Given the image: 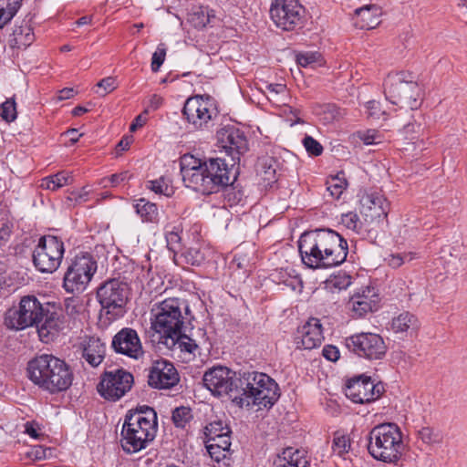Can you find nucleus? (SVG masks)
Segmentation results:
<instances>
[{
	"instance_id": "58836bf2",
	"label": "nucleus",
	"mask_w": 467,
	"mask_h": 467,
	"mask_svg": "<svg viewBox=\"0 0 467 467\" xmlns=\"http://www.w3.org/2000/svg\"><path fill=\"white\" fill-rule=\"evenodd\" d=\"M183 261L184 263L191 265H199L203 261L202 254L196 248H182L176 257V260Z\"/></svg>"
},
{
	"instance_id": "603ef678",
	"label": "nucleus",
	"mask_w": 467,
	"mask_h": 467,
	"mask_svg": "<svg viewBox=\"0 0 467 467\" xmlns=\"http://www.w3.org/2000/svg\"><path fill=\"white\" fill-rule=\"evenodd\" d=\"M166 56L164 44H160L151 57V70L157 72L163 64Z\"/></svg>"
},
{
	"instance_id": "052dcab7",
	"label": "nucleus",
	"mask_w": 467,
	"mask_h": 467,
	"mask_svg": "<svg viewBox=\"0 0 467 467\" xmlns=\"http://www.w3.org/2000/svg\"><path fill=\"white\" fill-rule=\"evenodd\" d=\"M322 354L325 358L329 361H337L339 358V350L337 347L332 345H327L322 350Z\"/></svg>"
},
{
	"instance_id": "4be33fe9",
	"label": "nucleus",
	"mask_w": 467,
	"mask_h": 467,
	"mask_svg": "<svg viewBox=\"0 0 467 467\" xmlns=\"http://www.w3.org/2000/svg\"><path fill=\"white\" fill-rule=\"evenodd\" d=\"M379 303V295L375 288L367 287L350 297L348 307L352 311V317H363L367 314L378 310Z\"/></svg>"
},
{
	"instance_id": "4c0bfd02",
	"label": "nucleus",
	"mask_w": 467,
	"mask_h": 467,
	"mask_svg": "<svg viewBox=\"0 0 467 467\" xmlns=\"http://www.w3.org/2000/svg\"><path fill=\"white\" fill-rule=\"evenodd\" d=\"M147 188L159 195L171 197L174 194V189L170 184L169 181L164 177H160L156 180H151L147 182Z\"/></svg>"
},
{
	"instance_id": "6ab92c4d",
	"label": "nucleus",
	"mask_w": 467,
	"mask_h": 467,
	"mask_svg": "<svg viewBox=\"0 0 467 467\" xmlns=\"http://www.w3.org/2000/svg\"><path fill=\"white\" fill-rule=\"evenodd\" d=\"M111 347L115 352L139 359L143 348L137 331L130 327L120 329L112 338Z\"/></svg>"
},
{
	"instance_id": "5fc2aeb1",
	"label": "nucleus",
	"mask_w": 467,
	"mask_h": 467,
	"mask_svg": "<svg viewBox=\"0 0 467 467\" xmlns=\"http://www.w3.org/2000/svg\"><path fill=\"white\" fill-rule=\"evenodd\" d=\"M47 451L51 452V448H45L42 445H36L31 447L26 455L33 461H40L47 457Z\"/></svg>"
},
{
	"instance_id": "aec40b11",
	"label": "nucleus",
	"mask_w": 467,
	"mask_h": 467,
	"mask_svg": "<svg viewBox=\"0 0 467 467\" xmlns=\"http://www.w3.org/2000/svg\"><path fill=\"white\" fill-rule=\"evenodd\" d=\"M234 372L223 366L213 367L204 373L203 385L213 396L227 398Z\"/></svg>"
},
{
	"instance_id": "6e6552de",
	"label": "nucleus",
	"mask_w": 467,
	"mask_h": 467,
	"mask_svg": "<svg viewBox=\"0 0 467 467\" xmlns=\"http://www.w3.org/2000/svg\"><path fill=\"white\" fill-rule=\"evenodd\" d=\"M386 99L400 108L417 109L423 99L422 88L410 73L399 72L388 75L384 81Z\"/></svg>"
},
{
	"instance_id": "72a5a7b5",
	"label": "nucleus",
	"mask_w": 467,
	"mask_h": 467,
	"mask_svg": "<svg viewBox=\"0 0 467 467\" xmlns=\"http://www.w3.org/2000/svg\"><path fill=\"white\" fill-rule=\"evenodd\" d=\"M271 277L274 282L284 284L294 290L302 284L299 275L291 267L275 269L271 274Z\"/></svg>"
},
{
	"instance_id": "f3484780",
	"label": "nucleus",
	"mask_w": 467,
	"mask_h": 467,
	"mask_svg": "<svg viewBox=\"0 0 467 467\" xmlns=\"http://www.w3.org/2000/svg\"><path fill=\"white\" fill-rule=\"evenodd\" d=\"M179 380V374L171 362L163 358L152 362L148 376V383L150 387L159 389H171Z\"/></svg>"
},
{
	"instance_id": "7ed1b4c3",
	"label": "nucleus",
	"mask_w": 467,
	"mask_h": 467,
	"mask_svg": "<svg viewBox=\"0 0 467 467\" xmlns=\"http://www.w3.org/2000/svg\"><path fill=\"white\" fill-rule=\"evenodd\" d=\"M278 398V385L268 375L254 370L234 372L227 399L239 408L272 407Z\"/></svg>"
},
{
	"instance_id": "de8ad7c7",
	"label": "nucleus",
	"mask_w": 467,
	"mask_h": 467,
	"mask_svg": "<svg viewBox=\"0 0 467 467\" xmlns=\"http://www.w3.org/2000/svg\"><path fill=\"white\" fill-rule=\"evenodd\" d=\"M16 104L14 99H7L0 105V117L6 122L14 121L16 119Z\"/></svg>"
},
{
	"instance_id": "423d86ee",
	"label": "nucleus",
	"mask_w": 467,
	"mask_h": 467,
	"mask_svg": "<svg viewBox=\"0 0 467 467\" xmlns=\"http://www.w3.org/2000/svg\"><path fill=\"white\" fill-rule=\"evenodd\" d=\"M151 327L162 339L181 332L185 322L193 319L189 304L178 297L166 298L156 303L151 309Z\"/></svg>"
},
{
	"instance_id": "ddd939ff",
	"label": "nucleus",
	"mask_w": 467,
	"mask_h": 467,
	"mask_svg": "<svg viewBox=\"0 0 467 467\" xmlns=\"http://www.w3.org/2000/svg\"><path fill=\"white\" fill-rule=\"evenodd\" d=\"M305 8L297 0H275L270 7V16L275 25L285 31L302 26Z\"/></svg>"
},
{
	"instance_id": "37998d69",
	"label": "nucleus",
	"mask_w": 467,
	"mask_h": 467,
	"mask_svg": "<svg viewBox=\"0 0 467 467\" xmlns=\"http://www.w3.org/2000/svg\"><path fill=\"white\" fill-rule=\"evenodd\" d=\"M211 17L214 16L210 14L207 7H200L191 14L190 21L195 27L202 28L211 22Z\"/></svg>"
},
{
	"instance_id": "f257e3e1",
	"label": "nucleus",
	"mask_w": 467,
	"mask_h": 467,
	"mask_svg": "<svg viewBox=\"0 0 467 467\" xmlns=\"http://www.w3.org/2000/svg\"><path fill=\"white\" fill-rule=\"evenodd\" d=\"M181 173L184 185L202 194H212L223 187L231 205L239 203L244 196L243 190L233 186L231 171L221 158L202 161L193 156H184L181 161Z\"/></svg>"
},
{
	"instance_id": "e433bc0d",
	"label": "nucleus",
	"mask_w": 467,
	"mask_h": 467,
	"mask_svg": "<svg viewBox=\"0 0 467 467\" xmlns=\"http://www.w3.org/2000/svg\"><path fill=\"white\" fill-rule=\"evenodd\" d=\"M72 177L66 171H59L54 175L47 176L41 181V187L51 191H56L64 185L71 183Z\"/></svg>"
},
{
	"instance_id": "f8f14e48",
	"label": "nucleus",
	"mask_w": 467,
	"mask_h": 467,
	"mask_svg": "<svg viewBox=\"0 0 467 467\" xmlns=\"http://www.w3.org/2000/svg\"><path fill=\"white\" fill-rule=\"evenodd\" d=\"M133 381L132 374L123 368L104 371L97 389L105 400L117 401L130 390Z\"/></svg>"
},
{
	"instance_id": "4d7b16f0",
	"label": "nucleus",
	"mask_w": 467,
	"mask_h": 467,
	"mask_svg": "<svg viewBox=\"0 0 467 467\" xmlns=\"http://www.w3.org/2000/svg\"><path fill=\"white\" fill-rule=\"evenodd\" d=\"M206 443L215 444V449H225L230 451V434H221L218 437H215L214 440L206 441Z\"/></svg>"
},
{
	"instance_id": "f03ea898",
	"label": "nucleus",
	"mask_w": 467,
	"mask_h": 467,
	"mask_svg": "<svg viewBox=\"0 0 467 467\" xmlns=\"http://www.w3.org/2000/svg\"><path fill=\"white\" fill-rule=\"evenodd\" d=\"M302 263L311 269H327L343 264L348 254L345 238L334 230L324 228L305 232L298 240Z\"/></svg>"
},
{
	"instance_id": "6e6d98bb",
	"label": "nucleus",
	"mask_w": 467,
	"mask_h": 467,
	"mask_svg": "<svg viewBox=\"0 0 467 467\" xmlns=\"http://www.w3.org/2000/svg\"><path fill=\"white\" fill-rule=\"evenodd\" d=\"M130 176L128 171L115 173L109 178L102 179L99 184H101L103 187H107L109 183L111 186L115 187L118 186L120 182L128 180Z\"/></svg>"
},
{
	"instance_id": "473e14b6",
	"label": "nucleus",
	"mask_w": 467,
	"mask_h": 467,
	"mask_svg": "<svg viewBox=\"0 0 467 467\" xmlns=\"http://www.w3.org/2000/svg\"><path fill=\"white\" fill-rule=\"evenodd\" d=\"M165 239L167 248L174 254V260L179 253L182 251L183 245L182 243V226L178 224H168L165 226Z\"/></svg>"
},
{
	"instance_id": "dca6fc26",
	"label": "nucleus",
	"mask_w": 467,
	"mask_h": 467,
	"mask_svg": "<svg viewBox=\"0 0 467 467\" xmlns=\"http://www.w3.org/2000/svg\"><path fill=\"white\" fill-rule=\"evenodd\" d=\"M382 390L383 386L374 383L370 378L359 377L348 381L345 394L353 402L363 404L379 399Z\"/></svg>"
},
{
	"instance_id": "8fccbe9b",
	"label": "nucleus",
	"mask_w": 467,
	"mask_h": 467,
	"mask_svg": "<svg viewBox=\"0 0 467 467\" xmlns=\"http://www.w3.org/2000/svg\"><path fill=\"white\" fill-rule=\"evenodd\" d=\"M302 142L308 154L313 156H319L322 154V145L313 137L306 135Z\"/></svg>"
},
{
	"instance_id": "b1692460",
	"label": "nucleus",
	"mask_w": 467,
	"mask_h": 467,
	"mask_svg": "<svg viewBox=\"0 0 467 467\" xmlns=\"http://www.w3.org/2000/svg\"><path fill=\"white\" fill-rule=\"evenodd\" d=\"M381 8L377 5H366L354 12V24L360 29H372L380 24Z\"/></svg>"
},
{
	"instance_id": "7c9ffc66",
	"label": "nucleus",
	"mask_w": 467,
	"mask_h": 467,
	"mask_svg": "<svg viewBox=\"0 0 467 467\" xmlns=\"http://www.w3.org/2000/svg\"><path fill=\"white\" fill-rule=\"evenodd\" d=\"M420 327V322L415 315L404 311L393 317L390 323L391 330L396 333H412Z\"/></svg>"
},
{
	"instance_id": "9d476101",
	"label": "nucleus",
	"mask_w": 467,
	"mask_h": 467,
	"mask_svg": "<svg viewBox=\"0 0 467 467\" xmlns=\"http://www.w3.org/2000/svg\"><path fill=\"white\" fill-rule=\"evenodd\" d=\"M98 264L89 253H81L68 263L63 278V287L70 294L82 293L97 272Z\"/></svg>"
},
{
	"instance_id": "79ce46f5",
	"label": "nucleus",
	"mask_w": 467,
	"mask_h": 467,
	"mask_svg": "<svg viewBox=\"0 0 467 467\" xmlns=\"http://www.w3.org/2000/svg\"><path fill=\"white\" fill-rule=\"evenodd\" d=\"M192 419V410L189 407H179L172 411V420L176 427L184 428Z\"/></svg>"
},
{
	"instance_id": "a211bd4d",
	"label": "nucleus",
	"mask_w": 467,
	"mask_h": 467,
	"mask_svg": "<svg viewBox=\"0 0 467 467\" xmlns=\"http://www.w3.org/2000/svg\"><path fill=\"white\" fill-rule=\"evenodd\" d=\"M218 142L229 155L234 165L240 160V155L247 150V140L244 132L235 127L222 129L217 133Z\"/></svg>"
},
{
	"instance_id": "680f3d73",
	"label": "nucleus",
	"mask_w": 467,
	"mask_h": 467,
	"mask_svg": "<svg viewBox=\"0 0 467 467\" xmlns=\"http://www.w3.org/2000/svg\"><path fill=\"white\" fill-rule=\"evenodd\" d=\"M213 447H215V444L206 443L207 451L216 462H220L222 459L225 458L226 453L229 452V451L225 449H213Z\"/></svg>"
},
{
	"instance_id": "49530a36",
	"label": "nucleus",
	"mask_w": 467,
	"mask_h": 467,
	"mask_svg": "<svg viewBox=\"0 0 467 467\" xmlns=\"http://www.w3.org/2000/svg\"><path fill=\"white\" fill-rule=\"evenodd\" d=\"M418 434L419 438L426 444H435L442 441L441 433L431 427L421 428Z\"/></svg>"
},
{
	"instance_id": "774afa93",
	"label": "nucleus",
	"mask_w": 467,
	"mask_h": 467,
	"mask_svg": "<svg viewBox=\"0 0 467 467\" xmlns=\"http://www.w3.org/2000/svg\"><path fill=\"white\" fill-rule=\"evenodd\" d=\"M77 92L72 88H64L59 91L58 99L65 100L73 98Z\"/></svg>"
},
{
	"instance_id": "09e8293b",
	"label": "nucleus",
	"mask_w": 467,
	"mask_h": 467,
	"mask_svg": "<svg viewBox=\"0 0 467 467\" xmlns=\"http://www.w3.org/2000/svg\"><path fill=\"white\" fill-rule=\"evenodd\" d=\"M350 449V441L346 435L335 433L332 443V451L338 456H343Z\"/></svg>"
},
{
	"instance_id": "2eb2a0df",
	"label": "nucleus",
	"mask_w": 467,
	"mask_h": 467,
	"mask_svg": "<svg viewBox=\"0 0 467 467\" xmlns=\"http://www.w3.org/2000/svg\"><path fill=\"white\" fill-rule=\"evenodd\" d=\"M182 114L194 129H203L215 116V109L209 96L189 98L182 109Z\"/></svg>"
},
{
	"instance_id": "ea45409f",
	"label": "nucleus",
	"mask_w": 467,
	"mask_h": 467,
	"mask_svg": "<svg viewBox=\"0 0 467 467\" xmlns=\"http://www.w3.org/2000/svg\"><path fill=\"white\" fill-rule=\"evenodd\" d=\"M204 434L207 439L214 440L221 434H231V429L228 425L223 424L221 420H214L210 422L204 429Z\"/></svg>"
},
{
	"instance_id": "cd10ccee",
	"label": "nucleus",
	"mask_w": 467,
	"mask_h": 467,
	"mask_svg": "<svg viewBox=\"0 0 467 467\" xmlns=\"http://www.w3.org/2000/svg\"><path fill=\"white\" fill-rule=\"evenodd\" d=\"M275 464V467H310L305 451L291 447L283 451Z\"/></svg>"
},
{
	"instance_id": "2f4dec72",
	"label": "nucleus",
	"mask_w": 467,
	"mask_h": 467,
	"mask_svg": "<svg viewBox=\"0 0 467 467\" xmlns=\"http://www.w3.org/2000/svg\"><path fill=\"white\" fill-rule=\"evenodd\" d=\"M4 324L8 329L14 331L24 330L28 327L20 301L17 306H12L5 313Z\"/></svg>"
},
{
	"instance_id": "a18cd8bd",
	"label": "nucleus",
	"mask_w": 467,
	"mask_h": 467,
	"mask_svg": "<svg viewBox=\"0 0 467 467\" xmlns=\"http://www.w3.org/2000/svg\"><path fill=\"white\" fill-rule=\"evenodd\" d=\"M340 223L346 228L352 230L357 234H360L362 230V222L356 213L348 212L341 215Z\"/></svg>"
},
{
	"instance_id": "13d9d810",
	"label": "nucleus",
	"mask_w": 467,
	"mask_h": 467,
	"mask_svg": "<svg viewBox=\"0 0 467 467\" xmlns=\"http://www.w3.org/2000/svg\"><path fill=\"white\" fill-rule=\"evenodd\" d=\"M97 86L99 88H103L104 92L99 93L97 91L100 96H105L106 94L113 91L117 88L116 79L113 77H108L103 79H101Z\"/></svg>"
},
{
	"instance_id": "c9c22d12",
	"label": "nucleus",
	"mask_w": 467,
	"mask_h": 467,
	"mask_svg": "<svg viewBox=\"0 0 467 467\" xmlns=\"http://www.w3.org/2000/svg\"><path fill=\"white\" fill-rule=\"evenodd\" d=\"M61 321L58 319L57 313H49L45 309L43 321L38 324V334L41 338L47 337L52 332H57L61 328Z\"/></svg>"
},
{
	"instance_id": "393cba45",
	"label": "nucleus",
	"mask_w": 467,
	"mask_h": 467,
	"mask_svg": "<svg viewBox=\"0 0 467 467\" xmlns=\"http://www.w3.org/2000/svg\"><path fill=\"white\" fill-rule=\"evenodd\" d=\"M20 302L28 327H38L45 315L43 305L35 296H25L21 297Z\"/></svg>"
},
{
	"instance_id": "c756f323",
	"label": "nucleus",
	"mask_w": 467,
	"mask_h": 467,
	"mask_svg": "<svg viewBox=\"0 0 467 467\" xmlns=\"http://www.w3.org/2000/svg\"><path fill=\"white\" fill-rule=\"evenodd\" d=\"M162 343L170 349H179L182 353L194 354L198 348V345L190 337L182 334V332L176 333L162 339Z\"/></svg>"
},
{
	"instance_id": "1a4fd4ad",
	"label": "nucleus",
	"mask_w": 467,
	"mask_h": 467,
	"mask_svg": "<svg viewBox=\"0 0 467 467\" xmlns=\"http://www.w3.org/2000/svg\"><path fill=\"white\" fill-rule=\"evenodd\" d=\"M129 295L128 284L119 278H109L102 282L96 291V297L100 306V317L108 322L122 317L126 313Z\"/></svg>"
},
{
	"instance_id": "69168bd1",
	"label": "nucleus",
	"mask_w": 467,
	"mask_h": 467,
	"mask_svg": "<svg viewBox=\"0 0 467 467\" xmlns=\"http://www.w3.org/2000/svg\"><path fill=\"white\" fill-rule=\"evenodd\" d=\"M163 103V99L157 95V94H154L151 96V98L150 99V103H149V106H148V109H146L143 113L144 114H148L149 112V109H151V110H156L158 109Z\"/></svg>"
},
{
	"instance_id": "bb28decb",
	"label": "nucleus",
	"mask_w": 467,
	"mask_h": 467,
	"mask_svg": "<svg viewBox=\"0 0 467 467\" xmlns=\"http://www.w3.org/2000/svg\"><path fill=\"white\" fill-rule=\"evenodd\" d=\"M35 40L33 29L28 23L25 22L21 26H16L13 33L9 36L8 44L13 49H22L29 47Z\"/></svg>"
},
{
	"instance_id": "39448f33",
	"label": "nucleus",
	"mask_w": 467,
	"mask_h": 467,
	"mask_svg": "<svg viewBox=\"0 0 467 467\" xmlns=\"http://www.w3.org/2000/svg\"><path fill=\"white\" fill-rule=\"evenodd\" d=\"M158 429L157 413L149 406H140L125 416L120 445L127 453L139 452L155 438Z\"/></svg>"
},
{
	"instance_id": "3c124183",
	"label": "nucleus",
	"mask_w": 467,
	"mask_h": 467,
	"mask_svg": "<svg viewBox=\"0 0 467 467\" xmlns=\"http://www.w3.org/2000/svg\"><path fill=\"white\" fill-rule=\"evenodd\" d=\"M415 258L412 253H402L391 254L388 259L389 265L393 268H398L407 262H410Z\"/></svg>"
},
{
	"instance_id": "20e7f679",
	"label": "nucleus",
	"mask_w": 467,
	"mask_h": 467,
	"mask_svg": "<svg viewBox=\"0 0 467 467\" xmlns=\"http://www.w3.org/2000/svg\"><path fill=\"white\" fill-rule=\"evenodd\" d=\"M28 379L39 389L49 394L65 391L72 385L73 372L62 359L43 354L27 364Z\"/></svg>"
},
{
	"instance_id": "f704fd0d",
	"label": "nucleus",
	"mask_w": 467,
	"mask_h": 467,
	"mask_svg": "<svg viewBox=\"0 0 467 467\" xmlns=\"http://www.w3.org/2000/svg\"><path fill=\"white\" fill-rule=\"evenodd\" d=\"M135 210L143 223H159V211L155 203L141 198L137 201V203L135 204Z\"/></svg>"
},
{
	"instance_id": "bf43d9fd",
	"label": "nucleus",
	"mask_w": 467,
	"mask_h": 467,
	"mask_svg": "<svg viewBox=\"0 0 467 467\" xmlns=\"http://www.w3.org/2000/svg\"><path fill=\"white\" fill-rule=\"evenodd\" d=\"M367 109L368 117L373 119H379L385 112L381 110L379 102L371 100L367 103Z\"/></svg>"
},
{
	"instance_id": "412c9836",
	"label": "nucleus",
	"mask_w": 467,
	"mask_h": 467,
	"mask_svg": "<svg viewBox=\"0 0 467 467\" xmlns=\"http://www.w3.org/2000/svg\"><path fill=\"white\" fill-rule=\"evenodd\" d=\"M324 339L320 320L311 317L302 327H298L295 336L297 348L313 349L321 345Z\"/></svg>"
},
{
	"instance_id": "864d4df0",
	"label": "nucleus",
	"mask_w": 467,
	"mask_h": 467,
	"mask_svg": "<svg viewBox=\"0 0 467 467\" xmlns=\"http://www.w3.org/2000/svg\"><path fill=\"white\" fill-rule=\"evenodd\" d=\"M320 57L317 52H305L299 53L296 56V62L300 67H306L316 63Z\"/></svg>"
},
{
	"instance_id": "0eeeda50",
	"label": "nucleus",
	"mask_w": 467,
	"mask_h": 467,
	"mask_svg": "<svg viewBox=\"0 0 467 467\" xmlns=\"http://www.w3.org/2000/svg\"><path fill=\"white\" fill-rule=\"evenodd\" d=\"M368 441V452L378 461L393 463L402 454V434L395 423L375 426L369 432Z\"/></svg>"
},
{
	"instance_id": "c03bdc74",
	"label": "nucleus",
	"mask_w": 467,
	"mask_h": 467,
	"mask_svg": "<svg viewBox=\"0 0 467 467\" xmlns=\"http://www.w3.org/2000/svg\"><path fill=\"white\" fill-rule=\"evenodd\" d=\"M22 0H0V12L9 22L21 7Z\"/></svg>"
},
{
	"instance_id": "0e129e2a",
	"label": "nucleus",
	"mask_w": 467,
	"mask_h": 467,
	"mask_svg": "<svg viewBox=\"0 0 467 467\" xmlns=\"http://www.w3.org/2000/svg\"><path fill=\"white\" fill-rule=\"evenodd\" d=\"M39 425L35 421H27L25 423V433L33 439H39L42 435L40 432Z\"/></svg>"
},
{
	"instance_id": "4468645a",
	"label": "nucleus",
	"mask_w": 467,
	"mask_h": 467,
	"mask_svg": "<svg viewBox=\"0 0 467 467\" xmlns=\"http://www.w3.org/2000/svg\"><path fill=\"white\" fill-rule=\"evenodd\" d=\"M347 348L360 358L382 359L387 352L383 338L375 333H360L346 338Z\"/></svg>"
},
{
	"instance_id": "a878e982",
	"label": "nucleus",
	"mask_w": 467,
	"mask_h": 467,
	"mask_svg": "<svg viewBox=\"0 0 467 467\" xmlns=\"http://www.w3.org/2000/svg\"><path fill=\"white\" fill-rule=\"evenodd\" d=\"M105 345L98 337H89L82 343V358L92 368L98 367L105 357Z\"/></svg>"
},
{
	"instance_id": "a19ab883",
	"label": "nucleus",
	"mask_w": 467,
	"mask_h": 467,
	"mask_svg": "<svg viewBox=\"0 0 467 467\" xmlns=\"http://www.w3.org/2000/svg\"><path fill=\"white\" fill-rule=\"evenodd\" d=\"M348 182L344 177H340V174L331 177L327 182V189L330 192L331 196L338 199L343 191L347 188Z\"/></svg>"
},
{
	"instance_id": "338daca9",
	"label": "nucleus",
	"mask_w": 467,
	"mask_h": 467,
	"mask_svg": "<svg viewBox=\"0 0 467 467\" xmlns=\"http://www.w3.org/2000/svg\"><path fill=\"white\" fill-rule=\"evenodd\" d=\"M266 89L272 97H275L278 94L285 92V85L279 83L268 84L266 86Z\"/></svg>"
},
{
	"instance_id": "c85d7f7f",
	"label": "nucleus",
	"mask_w": 467,
	"mask_h": 467,
	"mask_svg": "<svg viewBox=\"0 0 467 467\" xmlns=\"http://www.w3.org/2000/svg\"><path fill=\"white\" fill-rule=\"evenodd\" d=\"M278 161L274 157L264 156L258 159L257 171L265 187H272L277 182Z\"/></svg>"
},
{
	"instance_id": "e2e57ef3",
	"label": "nucleus",
	"mask_w": 467,
	"mask_h": 467,
	"mask_svg": "<svg viewBox=\"0 0 467 467\" xmlns=\"http://www.w3.org/2000/svg\"><path fill=\"white\" fill-rule=\"evenodd\" d=\"M360 140L367 145L378 143L377 140L379 138V135L375 130H368L367 131L361 132L359 135Z\"/></svg>"
},
{
	"instance_id": "9b49d317",
	"label": "nucleus",
	"mask_w": 467,
	"mask_h": 467,
	"mask_svg": "<svg viewBox=\"0 0 467 467\" xmlns=\"http://www.w3.org/2000/svg\"><path fill=\"white\" fill-rule=\"evenodd\" d=\"M64 253V244L59 238L42 236L33 252L34 265L42 273H53L59 267Z\"/></svg>"
},
{
	"instance_id": "5701e85b",
	"label": "nucleus",
	"mask_w": 467,
	"mask_h": 467,
	"mask_svg": "<svg viewBox=\"0 0 467 467\" xmlns=\"http://www.w3.org/2000/svg\"><path fill=\"white\" fill-rule=\"evenodd\" d=\"M388 209L387 199L378 192L364 194L360 199V213L368 222L387 217Z\"/></svg>"
}]
</instances>
